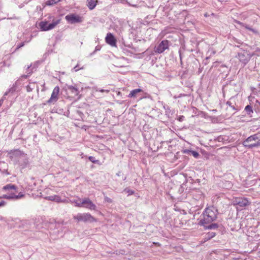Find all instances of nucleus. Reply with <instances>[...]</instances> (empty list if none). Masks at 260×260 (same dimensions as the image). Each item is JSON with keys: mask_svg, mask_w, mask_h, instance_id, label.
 <instances>
[{"mask_svg": "<svg viewBox=\"0 0 260 260\" xmlns=\"http://www.w3.org/2000/svg\"><path fill=\"white\" fill-rule=\"evenodd\" d=\"M217 210L213 206L206 208L203 213V219L200 221L201 225L209 223L217 218Z\"/></svg>", "mask_w": 260, "mask_h": 260, "instance_id": "f257e3e1", "label": "nucleus"}, {"mask_svg": "<svg viewBox=\"0 0 260 260\" xmlns=\"http://www.w3.org/2000/svg\"><path fill=\"white\" fill-rule=\"evenodd\" d=\"M243 145L249 148L260 146V133L247 138L244 142Z\"/></svg>", "mask_w": 260, "mask_h": 260, "instance_id": "f03ea898", "label": "nucleus"}, {"mask_svg": "<svg viewBox=\"0 0 260 260\" xmlns=\"http://www.w3.org/2000/svg\"><path fill=\"white\" fill-rule=\"evenodd\" d=\"M234 206H239L240 207L245 208L250 205L251 202L244 197H234L233 199Z\"/></svg>", "mask_w": 260, "mask_h": 260, "instance_id": "7ed1b4c3", "label": "nucleus"}, {"mask_svg": "<svg viewBox=\"0 0 260 260\" xmlns=\"http://www.w3.org/2000/svg\"><path fill=\"white\" fill-rule=\"evenodd\" d=\"M74 218L78 221L90 222L96 221V219L89 213L78 214L74 216Z\"/></svg>", "mask_w": 260, "mask_h": 260, "instance_id": "20e7f679", "label": "nucleus"}, {"mask_svg": "<svg viewBox=\"0 0 260 260\" xmlns=\"http://www.w3.org/2000/svg\"><path fill=\"white\" fill-rule=\"evenodd\" d=\"M60 22V20L53 21L51 23L48 24L47 21H41L39 23V27L41 30L47 31L54 28Z\"/></svg>", "mask_w": 260, "mask_h": 260, "instance_id": "39448f33", "label": "nucleus"}, {"mask_svg": "<svg viewBox=\"0 0 260 260\" xmlns=\"http://www.w3.org/2000/svg\"><path fill=\"white\" fill-rule=\"evenodd\" d=\"M169 48V41L167 40H162L157 47L154 48L155 53L159 54L163 53Z\"/></svg>", "mask_w": 260, "mask_h": 260, "instance_id": "423d86ee", "label": "nucleus"}, {"mask_svg": "<svg viewBox=\"0 0 260 260\" xmlns=\"http://www.w3.org/2000/svg\"><path fill=\"white\" fill-rule=\"evenodd\" d=\"M60 88L57 86L55 87L52 92L50 99L47 101V104H54L58 99L59 95Z\"/></svg>", "mask_w": 260, "mask_h": 260, "instance_id": "0eeeda50", "label": "nucleus"}, {"mask_svg": "<svg viewBox=\"0 0 260 260\" xmlns=\"http://www.w3.org/2000/svg\"><path fill=\"white\" fill-rule=\"evenodd\" d=\"M66 20L71 24L76 23H80L83 21V18L76 14H71L67 15L65 17Z\"/></svg>", "mask_w": 260, "mask_h": 260, "instance_id": "6e6552de", "label": "nucleus"}, {"mask_svg": "<svg viewBox=\"0 0 260 260\" xmlns=\"http://www.w3.org/2000/svg\"><path fill=\"white\" fill-rule=\"evenodd\" d=\"M106 42L112 47H116V43L117 40L113 36L110 32H109L107 34V36L105 38Z\"/></svg>", "mask_w": 260, "mask_h": 260, "instance_id": "1a4fd4ad", "label": "nucleus"}, {"mask_svg": "<svg viewBox=\"0 0 260 260\" xmlns=\"http://www.w3.org/2000/svg\"><path fill=\"white\" fill-rule=\"evenodd\" d=\"M83 207L88 208L90 210H95L96 209V206L93 202L88 198H85L82 200Z\"/></svg>", "mask_w": 260, "mask_h": 260, "instance_id": "9d476101", "label": "nucleus"}, {"mask_svg": "<svg viewBox=\"0 0 260 260\" xmlns=\"http://www.w3.org/2000/svg\"><path fill=\"white\" fill-rule=\"evenodd\" d=\"M24 197V194L21 192L19 193L18 195H15V193H11L9 194H4L2 198L6 199H18Z\"/></svg>", "mask_w": 260, "mask_h": 260, "instance_id": "9b49d317", "label": "nucleus"}, {"mask_svg": "<svg viewBox=\"0 0 260 260\" xmlns=\"http://www.w3.org/2000/svg\"><path fill=\"white\" fill-rule=\"evenodd\" d=\"M67 89L73 95V96H78L79 94L80 91L76 85L68 86Z\"/></svg>", "mask_w": 260, "mask_h": 260, "instance_id": "f8f14e48", "label": "nucleus"}, {"mask_svg": "<svg viewBox=\"0 0 260 260\" xmlns=\"http://www.w3.org/2000/svg\"><path fill=\"white\" fill-rule=\"evenodd\" d=\"M98 3V0H87V6L89 10H93Z\"/></svg>", "mask_w": 260, "mask_h": 260, "instance_id": "ddd939ff", "label": "nucleus"}, {"mask_svg": "<svg viewBox=\"0 0 260 260\" xmlns=\"http://www.w3.org/2000/svg\"><path fill=\"white\" fill-rule=\"evenodd\" d=\"M45 199L49 201H54L58 203L61 202L60 197L57 195L46 197Z\"/></svg>", "mask_w": 260, "mask_h": 260, "instance_id": "4468645a", "label": "nucleus"}, {"mask_svg": "<svg viewBox=\"0 0 260 260\" xmlns=\"http://www.w3.org/2000/svg\"><path fill=\"white\" fill-rule=\"evenodd\" d=\"M142 91V90L141 89H136L132 90L129 94H128V96L129 98H135L137 94L138 93L141 92Z\"/></svg>", "mask_w": 260, "mask_h": 260, "instance_id": "2eb2a0df", "label": "nucleus"}, {"mask_svg": "<svg viewBox=\"0 0 260 260\" xmlns=\"http://www.w3.org/2000/svg\"><path fill=\"white\" fill-rule=\"evenodd\" d=\"M17 188V187L15 185H13L11 184H9L6 185V186H4L3 187V190L7 191L8 190H16Z\"/></svg>", "mask_w": 260, "mask_h": 260, "instance_id": "dca6fc26", "label": "nucleus"}, {"mask_svg": "<svg viewBox=\"0 0 260 260\" xmlns=\"http://www.w3.org/2000/svg\"><path fill=\"white\" fill-rule=\"evenodd\" d=\"M73 203H74L76 204V206L77 207H83L82 200L79 198L78 200H74Z\"/></svg>", "mask_w": 260, "mask_h": 260, "instance_id": "f3484780", "label": "nucleus"}, {"mask_svg": "<svg viewBox=\"0 0 260 260\" xmlns=\"http://www.w3.org/2000/svg\"><path fill=\"white\" fill-rule=\"evenodd\" d=\"M215 236V233L214 232L208 233L206 235V239L209 240L213 238Z\"/></svg>", "mask_w": 260, "mask_h": 260, "instance_id": "a211bd4d", "label": "nucleus"}, {"mask_svg": "<svg viewBox=\"0 0 260 260\" xmlns=\"http://www.w3.org/2000/svg\"><path fill=\"white\" fill-rule=\"evenodd\" d=\"M245 110L248 114H250L253 113V110L250 105L246 106L245 108Z\"/></svg>", "mask_w": 260, "mask_h": 260, "instance_id": "6ab92c4d", "label": "nucleus"}, {"mask_svg": "<svg viewBox=\"0 0 260 260\" xmlns=\"http://www.w3.org/2000/svg\"><path fill=\"white\" fill-rule=\"evenodd\" d=\"M60 0H48L46 2L47 5H53L59 2Z\"/></svg>", "mask_w": 260, "mask_h": 260, "instance_id": "aec40b11", "label": "nucleus"}, {"mask_svg": "<svg viewBox=\"0 0 260 260\" xmlns=\"http://www.w3.org/2000/svg\"><path fill=\"white\" fill-rule=\"evenodd\" d=\"M88 159L91 161L93 163H98L99 160H95V157L92 156H90L88 157Z\"/></svg>", "mask_w": 260, "mask_h": 260, "instance_id": "412c9836", "label": "nucleus"}, {"mask_svg": "<svg viewBox=\"0 0 260 260\" xmlns=\"http://www.w3.org/2000/svg\"><path fill=\"white\" fill-rule=\"evenodd\" d=\"M191 153L193 156V157L196 158H198L200 155L199 153L198 152L195 151H191Z\"/></svg>", "mask_w": 260, "mask_h": 260, "instance_id": "4be33fe9", "label": "nucleus"}, {"mask_svg": "<svg viewBox=\"0 0 260 260\" xmlns=\"http://www.w3.org/2000/svg\"><path fill=\"white\" fill-rule=\"evenodd\" d=\"M235 22H236V23L238 24H240V25H241V26H245V28H246V29H248L251 30V29H250V28H249V27H248V26H245V25H244V24L243 23L241 22H240V21H239L236 20V21H235Z\"/></svg>", "mask_w": 260, "mask_h": 260, "instance_id": "5701e85b", "label": "nucleus"}, {"mask_svg": "<svg viewBox=\"0 0 260 260\" xmlns=\"http://www.w3.org/2000/svg\"><path fill=\"white\" fill-rule=\"evenodd\" d=\"M217 228V225L216 224H211V225H209L207 228L209 229H214V228Z\"/></svg>", "mask_w": 260, "mask_h": 260, "instance_id": "b1692460", "label": "nucleus"}, {"mask_svg": "<svg viewBox=\"0 0 260 260\" xmlns=\"http://www.w3.org/2000/svg\"><path fill=\"white\" fill-rule=\"evenodd\" d=\"M96 91H100L101 92H106V93H109V90H105V89H100V90H96Z\"/></svg>", "mask_w": 260, "mask_h": 260, "instance_id": "393cba45", "label": "nucleus"}, {"mask_svg": "<svg viewBox=\"0 0 260 260\" xmlns=\"http://www.w3.org/2000/svg\"><path fill=\"white\" fill-rule=\"evenodd\" d=\"M26 90L27 92H30L32 90V88H31L30 86L29 85H28L26 86Z\"/></svg>", "mask_w": 260, "mask_h": 260, "instance_id": "a878e982", "label": "nucleus"}, {"mask_svg": "<svg viewBox=\"0 0 260 260\" xmlns=\"http://www.w3.org/2000/svg\"><path fill=\"white\" fill-rule=\"evenodd\" d=\"M191 150H188V149H185V150H184L183 151V152L184 153H187V154H188L189 153H191Z\"/></svg>", "mask_w": 260, "mask_h": 260, "instance_id": "bb28decb", "label": "nucleus"}, {"mask_svg": "<svg viewBox=\"0 0 260 260\" xmlns=\"http://www.w3.org/2000/svg\"><path fill=\"white\" fill-rule=\"evenodd\" d=\"M6 205V202L4 201L0 202V207L4 206Z\"/></svg>", "mask_w": 260, "mask_h": 260, "instance_id": "cd10ccee", "label": "nucleus"}, {"mask_svg": "<svg viewBox=\"0 0 260 260\" xmlns=\"http://www.w3.org/2000/svg\"><path fill=\"white\" fill-rule=\"evenodd\" d=\"M105 200H106L107 202H109V203H112V200L111 199H110V198H108V197H106V198H105Z\"/></svg>", "mask_w": 260, "mask_h": 260, "instance_id": "c85d7f7f", "label": "nucleus"}, {"mask_svg": "<svg viewBox=\"0 0 260 260\" xmlns=\"http://www.w3.org/2000/svg\"><path fill=\"white\" fill-rule=\"evenodd\" d=\"M183 118H184V117H183V116H182L178 118L179 121H181L182 120V119H183Z\"/></svg>", "mask_w": 260, "mask_h": 260, "instance_id": "c756f323", "label": "nucleus"}, {"mask_svg": "<svg viewBox=\"0 0 260 260\" xmlns=\"http://www.w3.org/2000/svg\"><path fill=\"white\" fill-rule=\"evenodd\" d=\"M255 143V141H251L250 142H249L248 144H250V143Z\"/></svg>", "mask_w": 260, "mask_h": 260, "instance_id": "7c9ffc66", "label": "nucleus"}, {"mask_svg": "<svg viewBox=\"0 0 260 260\" xmlns=\"http://www.w3.org/2000/svg\"><path fill=\"white\" fill-rule=\"evenodd\" d=\"M23 45H24V44H22V45H21L19 46V47H22V46H23Z\"/></svg>", "mask_w": 260, "mask_h": 260, "instance_id": "2f4dec72", "label": "nucleus"}, {"mask_svg": "<svg viewBox=\"0 0 260 260\" xmlns=\"http://www.w3.org/2000/svg\"><path fill=\"white\" fill-rule=\"evenodd\" d=\"M120 94V92H118V94Z\"/></svg>", "mask_w": 260, "mask_h": 260, "instance_id": "473e14b6", "label": "nucleus"}]
</instances>
